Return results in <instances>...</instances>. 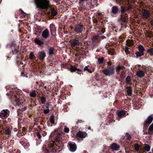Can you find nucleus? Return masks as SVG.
<instances>
[{
	"label": "nucleus",
	"mask_w": 153,
	"mask_h": 153,
	"mask_svg": "<svg viewBox=\"0 0 153 153\" xmlns=\"http://www.w3.org/2000/svg\"><path fill=\"white\" fill-rule=\"evenodd\" d=\"M118 11V9L117 7L113 6L111 8V13L114 14H117Z\"/></svg>",
	"instance_id": "f3484780"
},
{
	"label": "nucleus",
	"mask_w": 153,
	"mask_h": 153,
	"mask_svg": "<svg viewBox=\"0 0 153 153\" xmlns=\"http://www.w3.org/2000/svg\"><path fill=\"white\" fill-rule=\"evenodd\" d=\"M110 148L113 150L118 151L120 149V146L116 143H114L111 145Z\"/></svg>",
	"instance_id": "9d476101"
},
{
	"label": "nucleus",
	"mask_w": 153,
	"mask_h": 153,
	"mask_svg": "<svg viewBox=\"0 0 153 153\" xmlns=\"http://www.w3.org/2000/svg\"><path fill=\"white\" fill-rule=\"evenodd\" d=\"M153 120V117H152L149 116L145 122L144 125L146 124H150Z\"/></svg>",
	"instance_id": "2eb2a0df"
},
{
	"label": "nucleus",
	"mask_w": 153,
	"mask_h": 153,
	"mask_svg": "<svg viewBox=\"0 0 153 153\" xmlns=\"http://www.w3.org/2000/svg\"><path fill=\"white\" fill-rule=\"evenodd\" d=\"M79 40L76 39H74L71 42V45L72 46L75 47L76 46L79 45Z\"/></svg>",
	"instance_id": "dca6fc26"
},
{
	"label": "nucleus",
	"mask_w": 153,
	"mask_h": 153,
	"mask_svg": "<svg viewBox=\"0 0 153 153\" xmlns=\"http://www.w3.org/2000/svg\"><path fill=\"white\" fill-rule=\"evenodd\" d=\"M76 135L77 137L81 138H84L87 135V133L85 132L79 131L77 133Z\"/></svg>",
	"instance_id": "9b49d317"
},
{
	"label": "nucleus",
	"mask_w": 153,
	"mask_h": 153,
	"mask_svg": "<svg viewBox=\"0 0 153 153\" xmlns=\"http://www.w3.org/2000/svg\"><path fill=\"white\" fill-rule=\"evenodd\" d=\"M135 54L137 56V57L138 58L139 57H140L143 55L144 53L143 52L139 51L136 52L135 53Z\"/></svg>",
	"instance_id": "6ab92c4d"
},
{
	"label": "nucleus",
	"mask_w": 153,
	"mask_h": 153,
	"mask_svg": "<svg viewBox=\"0 0 153 153\" xmlns=\"http://www.w3.org/2000/svg\"><path fill=\"white\" fill-rule=\"evenodd\" d=\"M34 42L37 45H42L44 44V41L42 39H39L37 38L35 39Z\"/></svg>",
	"instance_id": "f8f14e48"
},
{
	"label": "nucleus",
	"mask_w": 153,
	"mask_h": 153,
	"mask_svg": "<svg viewBox=\"0 0 153 153\" xmlns=\"http://www.w3.org/2000/svg\"><path fill=\"white\" fill-rule=\"evenodd\" d=\"M151 15V13L148 10H143L141 14V16L143 19H146L149 17Z\"/></svg>",
	"instance_id": "423d86ee"
},
{
	"label": "nucleus",
	"mask_w": 153,
	"mask_h": 153,
	"mask_svg": "<svg viewBox=\"0 0 153 153\" xmlns=\"http://www.w3.org/2000/svg\"><path fill=\"white\" fill-rule=\"evenodd\" d=\"M84 71H85V70H87L88 72L90 73H92V71H91L90 69H88L87 68V67L86 66L84 68Z\"/></svg>",
	"instance_id": "e433bc0d"
},
{
	"label": "nucleus",
	"mask_w": 153,
	"mask_h": 153,
	"mask_svg": "<svg viewBox=\"0 0 153 153\" xmlns=\"http://www.w3.org/2000/svg\"><path fill=\"white\" fill-rule=\"evenodd\" d=\"M68 145L69 147V150L71 152H74L76 150L77 146L75 143H69Z\"/></svg>",
	"instance_id": "0eeeda50"
},
{
	"label": "nucleus",
	"mask_w": 153,
	"mask_h": 153,
	"mask_svg": "<svg viewBox=\"0 0 153 153\" xmlns=\"http://www.w3.org/2000/svg\"><path fill=\"white\" fill-rule=\"evenodd\" d=\"M54 116L53 115H52L50 117V122L52 124L54 123Z\"/></svg>",
	"instance_id": "cd10ccee"
},
{
	"label": "nucleus",
	"mask_w": 153,
	"mask_h": 153,
	"mask_svg": "<svg viewBox=\"0 0 153 153\" xmlns=\"http://www.w3.org/2000/svg\"><path fill=\"white\" fill-rule=\"evenodd\" d=\"M36 135L39 139H40L41 138L42 136L39 132H37Z\"/></svg>",
	"instance_id": "a19ab883"
},
{
	"label": "nucleus",
	"mask_w": 153,
	"mask_h": 153,
	"mask_svg": "<svg viewBox=\"0 0 153 153\" xmlns=\"http://www.w3.org/2000/svg\"><path fill=\"white\" fill-rule=\"evenodd\" d=\"M37 8L39 10L47 9L49 6L48 0H34Z\"/></svg>",
	"instance_id": "f257e3e1"
},
{
	"label": "nucleus",
	"mask_w": 153,
	"mask_h": 153,
	"mask_svg": "<svg viewBox=\"0 0 153 153\" xmlns=\"http://www.w3.org/2000/svg\"><path fill=\"white\" fill-rule=\"evenodd\" d=\"M4 133L5 134L7 135H10L11 133V132L9 127H7L4 129Z\"/></svg>",
	"instance_id": "a211bd4d"
},
{
	"label": "nucleus",
	"mask_w": 153,
	"mask_h": 153,
	"mask_svg": "<svg viewBox=\"0 0 153 153\" xmlns=\"http://www.w3.org/2000/svg\"><path fill=\"white\" fill-rule=\"evenodd\" d=\"M128 17H125L124 16H121V23L122 25H126L127 23V19Z\"/></svg>",
	"instance_id": "4468645a"
},
{
	"label": "nucleus",
	"mask_w": 153,
	"mask_h": 153,
	"mask_svg": "<svg viewBox=\"0 0 153 153\" xmlns=\"http://www.w3.org/2000/svg\"><path fill=\"white\" fill-rule=\"evenodd\" d=\"M101 14V13H98V15H100V16Z\"/></svg>",
	"instance_id": "8fccbe9b"
},
{
	"label": "nucleus",
	"mask_w": 153,
	"mask_h": 153,
	"mask_svg": "<svg viewBox=\"0 0 153 153\" xmlns=\"http://www.w3.org/2000/svg\"><path fill=\"white\" fill-rule=\"evenodd\" d=\"M17 100H16V104H17V105H19L20 104V102L18 101L17 102Z\"/></svg>",
	"instance_id": "37998d69"
},
{
	"label": "nucleus",
	"mask_w": 153,
	"mask_h": 153,
	"mask_svg": "<svg viewBox=\"0 0 153 153\" xmlns=\"http://www.w3.org/2000/svg\"><path fill=\"white\" fill-rule=\"evenodd\" d=\"M35 56H34V53L33 52H31L30 54L29 59L30 60H34L35 59Z\"/></svg>",
	"instance_id": "b1692460"
},
{
	"label": "nucleus",
	"mask_w": 153,
	"mask_h": 153,
	"mask_svg": "<svg viewBox=\"0 0 153 153\" xmlns=\"http://www.w3.org/2000/svg\"><path fill=\"white\" fill-rule=\"evenodd\" d=\"M15 53L14 52L13 53H17L18 52V51L17 50V49H15Z\"/></svg>",
	"instance_id": "49530a36"
},
{
	"label": "nucleus",
	"mask_w": 153,
	"mask_h": 153,
	"mask_svg": "<svg viewBox=\"0 0 153 153\" xmlns=\"http://www.w3.org/2000/svg\"><path fill=\"white\" fill-rule=\"evenodd\" d=\"M82 2H83L85 1L86 0H80Z\"/></svg>",
	"instance_id": "09e8293b"
},
{
	"label": "nucleus",
	"mask_w": 153,
	"mask_h": 153,
	"mask_svg": "<svg viewBox=\"0 0 153 153\" xmlns=\"http://www.w3.org/2000/svg\"><path fill=\"white\" fill-rule=\"evenodd\" d=\"M122 68V66H121L119 65H118L116 68V72L118 73L121 70Z\"/></svg>",
	"instance_id": "bb28decb"
},
{
	"label": "nucleus",
	"mask_w": 153,
	"mask_h": 153,
	"mask_svg": "<svg viewBox=\"0 0 153 153\" xmlns=\"http://www.w3.org/2000/svg\"><path fill=\"white\" fill-rule=\"evenodd\" d=\"M70 69L71 72H74L76 71H79V69H77L74 66H71Z\"/></svg>",
	"instance_id": "5701e85b"
},
{
	"label": "nucleus",
	"mask_w": 153,
	"mask_h": 153,
	"mask_svg": "<svg viewBox=\"0 0 153 153\" xmlns=\"http://www.w3.org/2000/svg\"><path fill=\"white\" fill-rule=\"evenodd\" d=\"M105 38V36H102V39H104V38Z\"/></svg>",
	"instance_id": "de8ad7c7"
},
{
	"label": "nucleus",
	"mask_w": 153,
	"mask_h": 153,
	"mask_svg": "<svg viewBox=\"0 0 153 153\" xmlns=\"http://www.w3.org/2000/svg\"><path fill=\"white\" fill-rule=\"evenodd\" d=\"M50 111V110L49 109H47L45 110L44 111V112L45 114H48Z\"/></svg>",
	"instance_id": "ea45409f"
},
{
	"label": "nucleus",
	"mask_w": 153,
	"mask_h": 153,
	"mask_svg": "<svg viewBox=\"0 0 153 153\" xmlns=\"http://www.w3.org/2000/svg\"><path fill=\"white\" fill-rule=\"evenodd\" d=\"M128 9H127L123 7H121L120 10L121 13V16L123 17L124 16L125 17H128Z\"/></svg>",
	"instance_id": "39448f33"
},
{
	"label": "nucleus",
	"mask_w": 153,
	"mask_h": 153,
	"mask_svg": "<svg viewBox=\"0 0 153 153\" xmlns=\"http://www.w3.org/2000/svg\"><path fill=\"white\" fill-rule=\"evenodd\" d=\"M144 149L146 151L149 152L150 149V146L147 145H145L144 146Z\"/></svg>",
	"instance_id": "393cba45"
},
{
	"label": "nucleus",
	"mask_w": 153,
	"mask_h": 153,
	"mask_svg": "<svg viewBox=\"0 0 153 153\" xmlns=\"http://www.w3.org/2000/svg\"><path fill=\"white\" fill-rule=\"evenodd\" d=\"M131 139V136L130 135H128L127 137V139L128 140H130Z\"/></svg>",
	"instance_id": "c03bdc74"
},
{
	"label": "nucleus",
	"mask_w": 153,
	"mask_h": 153,
	"mask_svg": "<svg viewBox=\"0 0 153 153\" xmlns=\"http://www.w3.org/2000/svg\"><path fill=\"white\" fill-rule=\"evenodd\" d=\"M104 74L107 76H110L114 74V68L112 67H108L103 71Z\"/></svg>",
	"instance_id": "f03ea898"
},
{
	"label": "nucleus",
	"mask_w": 153,
	"mask_h": 153,
	"mask_svg": "<svg viewBox=\"0 0 153 153\" xmlns=\"http://www.w3.org/2000/svg\"><path fill=\"white\" fill-rule=\"evenodd\" d=\"M126 81L127 84L130 83L131 81L130 77L129 76H127L126 79Z\"/></svg>",
	"instance_id": "f704fd0d"
},
{
	"label": "nucleus",
	"mask_w": 153,
	"mask_h": 153,
	"mask_svg": "<svg viewBox=\"0 0 153 153\" xmlns=\"http://www.w3.org/2000/svg\"><path fill=\"white\" fill-rule=\"evenodd\" d=\"M64 131L65 133H68L69 131V129L66 126H65L64 128Z\"/></svg>",
	"instance_id": "c9c22d12"
},
{
	"label": "nucleus",
	"mask_w": 153,
	"mask_h": 153,
	"mask_svg": "<svg viewBox=\"0 0 153 153\" xmlns=\"http://www.w3.org/2000/svg\"><path fill=\"white\" fill-rule=\"evenodd\" d=\"M127 93L129 96H131L132 94V91L131 88H128L127 90Z\"/></svg>",
	"instance_id": "473e14b6"
},
{
	"label": "nucleus",
	"mask_w": 153,
	"mask_h": 153,
	"mask_svg": "<svg viewBox=\"0 0 153 153\" xmlns=\"http://www.w3.org/2000/svg\"><path fill=\"white\" fill-rule=\"evenodd\" d=\"M136 75L139 77H142L144 76L145 73L143 71L140 70L137 72Z\"/></svg>",
	"instance_id": "ddd939ff"
},
{
	"label": "nucleus",
	"mask_w": 153,
	"mask_h": 153,
	"mask_svg": "<svg viewBox=\"0 0 153 153\" xmlns=\"http://www.w3.org/2000/svg\"><path fill=\"white\" fill-rule=\"evenodd\" d=\"M104 59L103 58H99L98 59V63L101 64L103 62Z\"/></svg>",
	"instance_id": "7c9ffc66"
},
{
	"label": "nucleus",
	"mask_w": 153,
	"mask_h": 153,
	"mask_svg": "<svg viewBox=\"0 0 153 153\" xmlns=\"http://www.w3.org/2000/svg\"><path fill=\"white\" fill-rule=\"evenodd\" d=\"M135 149L137 151L139 149V146L137 144H135Z\"/></svg>",
	"instance_id": "58836bf2"
},
{
	"label": "nucleus",
	"mask_w": 153,
	"mask_h": 153,
	"mask_svg": "<svg viewBox=\"0 0 153 153\" xmlns=\"http://www.w3.org/2000/svg\"><path fill=\"white\" fill-rule=\"evenodd\" d=\"M51 14L53 16L56 15L57 14V12L56 10L52 9L51 10Z\"/></svg>",
	"instance_id": "c85d7f7f"
},
{
	"label": "nucleus",
	"mask_w": 153,
	"mask_h": 153,
	"mask_svg": "<svg viewBox=\"0 0 153 153\" xmlns=\"http://www.w3.org/2000/svg\"><path fill=\"white\" fill-rule=\"evenodd\" d=\"M10 114V111L7 109H3L0 113V117L2 119L7 118Z\"/></svg>",
	"instance_id": "20e7f679"
},
{
	"label": "nucleus",
	"mask_w": 153,
	"mask_h": 153,
	"mask_svg": "<svg viewBox=\"0 0 153 153\" xmlns=\"http://www.w3.org/2000/svg\"><path fill=\"white\" fill-rule=\"evenodd\" d=\"M147 52L150 56H153V48H150L148 49Z\"/></svg>",
	"instance_id": "412c9836"
},
{
	"label": "nucleus",
	"mask_w": 153,
	"mask_h": 153,
	"mask_svg": "<svg viewBox=\"0 0 153 153\" xmlns=\"http://www.w3.org/2000/svg\"><path fill=\"white\" fill-rule=\"evenodd\" d=\"M125 51L127 54L129 53V51L128 50V48L127 46L125 47Z\"/></svg>",
	"instance_id": "4c0bfd02"
},
{
	"label": "nucleus",
	"mask_w": 153,
	"mask_h": 153,
	"mask_svg": "<svg viewBox=\"0 0 153 153\" xmlns=\"http://www.w3.org/2000/svg\"><path fill=\"white\" fill-rule=\"evenodd\" d=\"M49 31L46 29L42 32V36L43 38L47 39L49 37Z\"/></svg>",
	"instance_id": "6e6552de"
},
{
	"label": "nucleus",
	"mask_w": 153,
	"mask_h": 153,
	"mask_svg": "<svg viewBox=\"0 0 153 153\" xmlns=\"http://www.w3.org/2000/svg\"><path fill=\"white\" fill-rule=\"evenodd\" d=\"M151 25L153 26V19H152L151 22Z\"/></svg>",
	"instance_id": "a18cd8bd"
},
{
	"label": "nucleus",
	"mask_w": 153,
	"mask_h": 153,
	"mask_svg": "<svg viewBox=\"0 0 153 153\" xmlns=\"http://www.w3.org/2000/svg\"><path fill=\"white\" fill-rule=\"evenodd\" d=\"M22 10V12L23 13V14L24 13L23 15H25V13H24V12H23V11H22V10Z\"/></svg>",
	"instance_id": "3c124183"
},
{
	"label": "nucleus",
	"mask_w": 153,
	"mask_h": 153,
	"mask_svg": "<svg viewBox=\"0 0 153 153\" xmlns=\"http://www.w3.org/2000/svg\"><path fill=\"white\" fill-rule=\"evenodd\" d=\"M88 129H91V128L90 127H89L88 128Z\"/></svg>",
	"instance_id": "603ef678"
},
{
	"label": "nucleus",
	"mask_w": 153,
	"mask_h": 153,
	"mask_svg": "<svg viewBox=\"0 0 153 153\" xmlns=\"http://www.w3.org/2000/svg\"><path fill=\"white\" fill-rule=\"evenodd\" d=\"M148 153H151V152H149Z\"/></svg>",
	"instance_id": "864d4df0"
},
{
	"label": "nucleus",
	"mask_w": 153,
	"mask_h": 153,
	"mask_svg": "<svg viewBox=\"0 0 153 153\" xmlns=\"http://www.w3.org/2000/svg\"><path fill=\"white\" fill-rule=\"evenodd\" d=\"M138 49L139 51L142 52H143L145 50V49L143 46L141 45H140L138 46Z\"/></svg>",
	"instance_id": "4be33fe9"
},
{
	"label": "nucleus",
	"mask_w": 153,
	"mask_h": 153,
	"mask_svg": "<svg viewBox=\"0 0 153 153\" xmlns=\"http://www.w3.org/2000/svg\"><path fill=\"white\" fill-rule=\"evenodd\" d=\"M84 29L83 25L78 24L75 25L74 30L76 33L79 34L82 33Z\"/></svg>",
	"instance_id": "7ed1b4c3"
},
{
	"label": "nucleus",
	"mask_w": 153,
	"mask_h": 153,
	"mask_svg": "<svg viewBox=\"0 0 153 153\" xmlns=\"http://www.w3.org/2000/svg\"><path fill=\"white\" fill-rule=\"evenodd\" d=\"M126 44L128 46H131L132 45L133 43V42L130 40H128L126 41Z\"/></svg>",
	"instance_id": "2f4dec72"
},
{
	"label": "nucleus",
	"mask_w": 153,
	"mask_h": 153,
	"mask_svg": "<svg viewBox=\"0 0 153 153\" xmlns=\"http://www.w3.org/2000/svg\"><path fill=\"white\" fill-rule=\"evenodd\" d=\"M26 109H27V108L26 107H25L22 109V111H25Z\"/></svg>",
	"instance_id": "79ce46f5"
},
{
	"label": "nucleus",
	"mask_w": 153,
	"mask_h": 153,
	"mask_svg": "<svg viewBox=\"0 0 153 153\" xmlns=\"http://www.w3.org/2000/svg\"><path fill=\"white\" fill-rule=\"evenodd\" d=\"M36 93L35 91H32L30 93V96L33 97H35L36 96Z\"/></svg>",
	"instance_id": "c756f323"
},
{
	"label": "nucleus",
	"mask_w": 153,
	"mask_h": 153,
	"mask_svg": "<svg viewBox=\"0 0 153 153\" xmlns=\"http://www.w3.org/2000/svg\"><path fill=\"white\" fill-rule=\"evenodd\" d=\"M54 49L52 48H50L49 49V54L50 55H52L53 53Z\"/></svg>",
	"instance_id": "a878e982"
},
{
	"label": "nucleus",
	"mask_w": 153,
	"mask_h": 153,
	"mask_svg": "<svg viewBox=\"0 0 153 153\" xmlns=\"http://www.w3.org/2000/svg\"><path fill=\"white\" fill-rule=\"evenodd\" d=\"M41 100L42 104H44L46 102V99L45 97H43L41 98Z\"/></svg>",
	"instance_id": "72a5a7b5"
},
{
	"label": "nucleus",
	"mask_w": 153,
	"mask_h": 153,
	"mask_svg": "<svg viewBox=\"0 0 153 153\" xmlns=\"http://www.w3.org/2000/svg\"><path fill=\"white\" fill-rule=\"evenodd\" d=\"M118 116L120 117H122L124 116L125 114V111L122 110L120 111L117 113Z\"/></svg>",
	"instance_id": "aec40b11"
},
{
	"label": "nucleus",
	"mask_w": 153,
	"mask_h": 153,
	"mask_svg": "<svg viewBox=\"0 0 153 153\" xmlns=\"http://www.w3.org/2000/svg\"><path fill=\"white\" fill-rule=\"evenodd\" d=\"M38 56L41 60H43L46 56V54L43 51H40L38 54Z\"/></svg>",
	"instance_id": "1a4fd4ad"
}]
</instances>
